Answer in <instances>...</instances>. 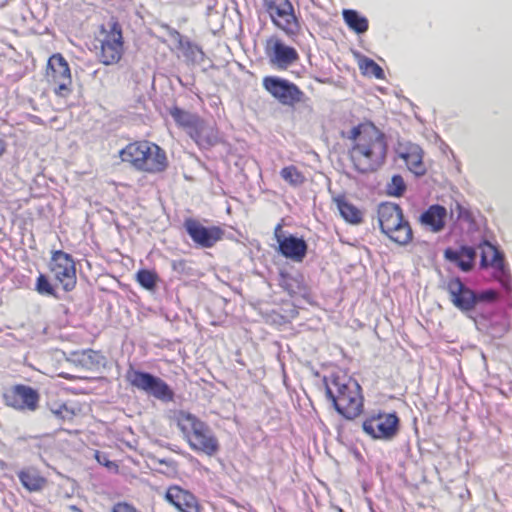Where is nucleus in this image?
Returning <instances> with one entry per match:
<instances>
[{
    "label": "nucleus",
    "mask_w": 512,
    "mask_h": 512,
    "mask_svg": "<svg viewBox=\"0 0 512 512\" xmlns=\"http://www.w3.org/2000/svg\"><path fill=\"white\" fill-rule=\"evenodd\" d=\"M349 139L353 141L349 157L358 172H374L384 163L387 154L386 138L374 124L361 123L353 127Z\"/></svg>",
    "instance_id": "1"
},
{
    "label": "nucleus",
    "mask_w": 512,
    "mask_h": 512,
    "mask_svg": "<svg viewBox=\"0 0 512 512\" xmlns=\"http://www.w3.org/2000/svg\"><path fill=\"white\" fill-rule=\"evenodd\" d=\"M169 421L175 425L189 448L206 456H215L220 451V443L211 427L195 414L178 409L170 412Z\"/></svg>",
    "instance_id": "2"
},
{
    "label": "nucleus",
    "mask_w": 512,
    "mask_h": 512,
    "mask_svg": "<svg viewBox=\"0 0 512 512\" xmlns=\"http://www.w3.org/2000/svg\"><path fill=\"white\" fill-rule=\"evenodd\" d=\"M119 157L122 162L147 174L162 173L168 167L165 150L148 140H136L128 143L119 151Z\"/></svg>",
    "instance_id": "3"
},
{
    "label": "nucleus",
    "mask_w": 512,
    "mask_h": 512,
    "mask_svg": "<svg viewBox=\"0 0 512 512\" xmlns=\"http://www.w3.org/2000/svg\"><path fill=\"white\" fill-rule=\"evenodd\" d=\"M326 394L335 410L347 420H353L363 412L362 388L351 377L333 376L326 386Z\"/></svg>",
    "instance_id": "4"
},
{
    "label": "nucleus",
    "mask_w": 512,
    "mask_h": 512,
    "mask_svg": "<svg viewBox=\"0 0 512 512\" xmlns=\"http://www.w3.org/2000/svg\"><path fill=\"white\" fill-rule=\"evenodd\" d=\"M378 222L381 232L391 241L399 245H407L413 240V231L403 210L397 204L384 202L377 209Z\"/></svg>",
    "instance_id": "5"
},
{
    "label": "nucleus",
    "mask_w": 512,
    "mask_h": 512,
    "mask_svg": "<svg viewBox=\"0 0 512 512\" xmlns=\"http://www.w3.org/2000/svg\"><path fill=\"white\" fill-rule=\"evenodd\" d=\"M446 289L451 303L462 312L472 311L477 304L493 302L497 298L496 291L489 289L477 293L466 286L459 277L449 279Z\"/></svg>",
    "instance_id": "6"
},
{
    "label": "nucleus",
    "mask_w": 512,
    "mask_h": 512,
    "mask_svg": "<svg viewBox=\"0 0 512 512\" xmlns=\"http://www.w3.org/2000/svg\"><path fill=\"white\" fill-rule=\"evenodd\" d=\"M272 24L287 36H295L301 30L300 18L290 0H261Z\"/></svg>",
    "instance_id": "7"
},
{
    "label": "nucleus",
    "mask_w": 512,
    "mask_h": 512,
    "mask_svg": "<svg viewBox=\"0 0 512 512\" xmlns=\"http://www.w3.org/2000/svg\"><path fill=\"white\" fill-rule=\"evenodd\" d=\"M399 428L400 419L395 412H372L362 422L363 432L374 440H392Z\"/></svg>",
    "instance_id": "8"
},
{
    "label": "nucleus",
    "mask_w": 512,
    "mask_h": 512,
    "mask_svg": "<svg viewBox=\"0 0 512 512\" xmlns=\"http://www.w3.org/2000/svg\"><path fill=\"white\" fill-rule=\"evenodd\" d=\"M125 379L130 386L149 393L157 399L172 401L174 398L172 389L165 381L148 372L137 370L133 366L127 369Z\"/></svg>",
    "instance_id": "9"
},
{
    "label": "nucleus",
    "mask_w": 512,
    "mask_h": 512,
    "mask_svg": "<svg viewBox=\"0 0 512 512\" xmlns=\"http://www.w3.org/2000/svg\"><path fill=\"white\" fill-rule=\"evenodd\" d=\"M48 268L56 283L65 292H70L76 287V264L69 253L62 250L52 251Z\"/></svg>",
    "instance_id": "10"
},
{
    "label": "nucleus",
    "mask_w": 512,
    "mask_h": 512,
    "mask_svg": "<svg viewBox=\"0 0 512 512\" xmlns=\"http://www.w3.org/2000/svg\"><path fill=\"white\" fill-rule=\"evenodd\" d=\"M159 27L163 29L174 43V50L179 57L192 63L203 62L206 58L203 46L189 37L182 35L178 30L167 23H160Z\"/></svg>",
    "instance_id": "11"
},
{
    "label": "nucleus",
    "mask_w": 512,
    "mask_h": 512,
    "mask_svg": "<svg viewBox=\"0 0 512 512\" xmlns=\"http://www.w3.org/2000/svg\"><path fill=\"white\" fill-rule=\"evenodd\" d=\"M263 87L282 105L293 107L303 99V92L297 85L275 76L263 79Z\"/></svg>",
    "instance_id": "12"
},
{
    "label": "nucleus",
    "mask_w": 512,
    "mask_h": 512,
    "mask_svg": "<svg viewBox=\"0 0 512 512\" xmlns=\"http://www.w3.org/2000/svg\"><path fill=\"white\" fill-rule=\"evenodd\" d=\"M184 228L192 241L202 248H212L224 236V230L221 227H206L194 218H186Z\"/></svg>",
    "instance_id": "13"
},
{
    "label": "nucleus",
    "mask_w": 512,
    "mask_h": 512,
    "mask_svg": "<svg viewBox=\"0 0 512 512\" xmlns=\"http://www.w3.org/2000/svg\"><path fill=\"white\" fill-rule=\"evenodd\" d=\"M40 395L34 388L19 384L6 394L7 404L19 411H35L39 407Z\"/></svg>",
    "instance_id": "14"
},
{
    "label": "nucleus",
    "mask_w": 512,
    "mask_h": 512,
    "mask_svg": "<svg viewBox=\"0 0 512 512\" xmlns=\"http://www.w3.org/2000/svg\"><path fill=\"white\" fill-rule=\"evenodd\" d=\"M164 499L179 512H201L202 510L196 496L178 485L169 486Z\"/></svg>",
    "instance_id": "15"
},
{
    "label": "nucleus",
    "mask_w": 512,
    "mask_h": 512,
    "mask_svg": "<svg viewBox=\"0 0 512 512\" xmlns=\"http://www.w3.org/2000/svg\"><path fill=\"white\" fill-rule=\"evenodd\" d=\"M264 52L273 64H291L299 57L295 48L286 45L275 35L266 39Z\"/></svg>",
    "instance_id": "16"
},
{
    "label": "nucleus",
    "mask_w": 512,
    "mask_h": 512,
    "mask_svg": "<svg viewBox=\"0 0 512 512\" xmlns=\"http://www.w3.org/2000/svg\"><path fill=\"white\" fill-rule=\"evenodd\" d=\"M481 267H493L494 278L497 279L504 287H508L510 276L505 268L502 253L492 244L485 243L482 246Z\"/></svg>",
    "instance_id": "17"
},
{
    "label": "nucleus",
    "mask_w": 512,
    "mask_h": 512,
    "mask_svg": "<svg viewBox=\"0 0 512 512\" xmlns=\"http://www.w3.org/2000/svg\"><path fill=\"white\" fill-rule=\"evenodd\" d=\"M397 154L413 174L416 176L426 174L427 168L423 161L424 151L419 145L411 142L399 143Z\"/></svg>",
    "instance_id": "18"
},
{
    "label": "nucleus",
    "mask_w": 512,
    "mask_h": 512,
    "mask_svg": "<svg viewBox=\"0 0 512 512\" xmlns=\"http://www.w3.org/2000/svg\"><path fill=\"white\" fill-rule=\"evenodd\" d=\"M281 229V225H278L276 231ZM276 239L278 242V251L285 258L290 259L294 262H302L306 257L308 245L304 239L296 236H281L275 232Z\"/></svg>",
    "instance_id": "19"
},
{
    "label": "nucleus",
    "mask_w": 512,
    "mask_h": 512,
    "mask_svg": "<svg viewBox=\"0 0 512 512\" xmlns=\"http://www.w3.org/2000/svg\"><path fill=\"white\" fill-rule=\"evenodd\" d=\"M46 78L59 97H67L72 92V77L70 66H47Z\"/></svg>",
    "instance_id": "20"
},
{
    "label": "nucleus",
    "mask_w": 512,
    "mask_h": 512,
    "mask_svg": "<svg viewBox=\"0 0 512 512\" xmlns=\"http://www.w3.org/2000/svg\"><path fill=\"white\" fill-rule=\"evenodd\" d=\"M123 52L122 31L120 25L114 22L111 27L110 39L102 42L101 63L116 64L120 61Z\"/></svg>",
    "instance_id": "21"
},
{
    "label": "nucleus",
    "mask_w": 512,
    "mask_h": 512,
    "mask_svg": "<svg viewBox=\"0 0 512 512\" xmlns=\"http://www.w3.org/2000/svg\"><path fill=\"white\" fill-rule=\"evenodd\" d=\"M447 209L439 204L429 206L420 216V223L433 233L442 231L447 222Z\"/></svg>",
    "instance_id": "22"
},
{
    "label": "nucleus",
    "mask_w": 512,
    "mask_h": 512,
    "mask_svg": "<svg viewBox=\"0 0 512 512\" xmlns=\"http://www.w3.org/2000/svg\"><path fill=\"white\" fill-rule=\"evenodd\" d=\"M21 485L29 492H40L47 486V478L35 466L24 467L17 472Z\"/></svg>",
    "instance_id": "23"
},
{
    "label": "nucleus",
    "mask_w": 512,
    "mask_h": 512,
    "mask_svg": "<svg viewBox=\"0 0 512 512\" xmlns=\"http://www.w3.org/2000/svg\"><path fill=\"white\" fill-rule=\"evenodd\" d=\"M444 256L447 260L455 263L462 271L468 272L474 266L476 252L472 247L462 246L459 250L446 249Z\"/></svg>",
    "instance_id": "24"
},
{
    "label": "nucleus",
    "mask_w": 512,
    "mask_h": 512,
    "mask_svg": "<svg viewBox=\"0 0 512 512\" xmlns=\"http://www.w3.org/2000/svg\"><path fill=\"white\" fill-rule=\"evenodd\" d=\"M170 115L179 126L193 130L194 133L190 132L191 136L197 142L199 141V132L203 128V122L198 116L178 107H173L170 110Z\"/></svg>",
    "instance_id": "25"
},
{
    "label": "nucleus",
    "mask_w": 512,
    "mask_h": 512,
    "mask_svg": "<svg viewBox=\"0 0 512 512\" xmlns=\"http://www.w3.org/2000/svg\"><path fill=\"white\" fill-rule=\"evenodd\" d=\"M337 208L343 219L353 225L360 224L363 221V212L353 203L348 201L344 196L335 199Z\"/></svg>",
    "instance_id": "26"
},
{
    "label": "nucleus",
    "mask_w": 512,
    "mask_h": 512,
    "mask_svg": "<svg viewBox=\"0 0 512 512\" xmlns=\"http://www.w3.org/2000/svg\"><path fill=\"white\" fill-rule=\"evenodd\" d=\"M283 181L293 188L302 186L306 182L305 174L295 165L284 166L280 170Z\"/></svg>",
    "instance_id": "27"
},
{
    "label": "nucleus",
    "mask_w": 512,
    "mask_h": 512,
    "mask_svg": "<svg viewBox=\"0 0 512 512\" xmlns=\"http://www.w3.org/2000/svg\"><path fill=\"white\" fill-rule=\"evenodd\" d=\"M343 18L348 27L356 33H364L368 30L369 24L367 18L360 15L355 10H344Z\"/></svg>",
    "instance_id": "28"
},
{
    "label": "nucleus",
    "mask_w": 512,
    "mask_h": 512,
    "mask_svg": "<svg viewBox=\"0 0 512 512\" xmlns=\"http://www.w3.org/2000/svg\"><path fill=\"white\" fill-rule=\"evenodd\" d=\"M135 280L142 288L153 291L157 286L159 277L154 270L140 269L135 275Z\"/></svg>",
    "instance_id": "29"
},
{
    "label": "nucleus",
    "mask_w": 512,
    "mask_h": 512,
    "mask_svg": "<svg viewBox=\"0 0 512 512\" xmlns=\"http://www.w3.org/2000/svg\"><path fill=\"white\" fill-rule=\"evenodd\" d=\"M281 286L284 290H286L290 295L297 294L305 289V286L302 281V276L299 278L293 277L289 274L281 275Z\"/></svg>",
    "instance_id": "30"
},
{
    "label": "nucleus",
    "mask_w": 512,
    "mask_h": 512,
    "mask_svg": "<svg viewBox=\"0 0 512 512\" xmlns=\"http://www.w3.org/2000/svg\"><path fill=\"white\" fill-rule=\"evenodd\" d=\"M35 290L40 295L56 297V289H55L54 285L50 282L48 277L43 273H40L36 279Z\"/></svg>",
    "instance_id": "31"
},
{
    "label": "nucleus",
    "mask_w": 512,
    "mask_h": 512,
    "mask_svg": "<svg viewBox=\"0 0 512 512\" xmlns=\"http://www.w3.org/2000/svg\"><path fill=\"white\" fill-rule=\"evenodd\" d=\"M406 190V184L404 179L400 175H394L391 179V182L387 186V191L389 195L399 197Z\"/></svg>",
    "instance_id": "32"
},
{
    "label": "nucleus",
    "mask_w": 512,
    "mask_h": 512,
    "mask_svg": "<svg viewBox=\"0 0 512 512\" xmlns=\"http://www.w3.org/2000/svg\"><path fill=\"white\" fill-rule=\"evenodd\" d=\"M95 460L102 466L108 468L109 470H118V465L109 459L107 453L96 450L94 453Z\"/></svg>",
    "instance_id": "33"
},
{
    "label": "nucleus",
    "mask_w": 512,
    "mask_h": 512,
    "mask_svg": "<svg viewBox=\"0 0 512 512\" xmlns=\"http://www.w3.org/2000/svg\"><path fill=\"white\" fill-rule=\"evenodd\" d=\"M52 413L62 420H72L75 416L74 410L69 408L65 403L59 405L57 408H53Z\"/></svg>",
    "instance_id": "34"
},
{
    "label": "nucleus",
    "mask_w": 512,
    "mask_h": 512,
    "mask_svg": "<svg viewBox=\"0 0 512 512\" xmlns=\"http://www.w3.org/2000/svg\"><path fill=\"white\" fill-rule=\"evenodd\" d=\"M361 73L364 76L384 79V70L381 66H360Z\"/></svg>",
    "instance_id": "35"
},
{
    "label": "nucleus",
    "mask_w": 512,
    "mask_h": 512,
    "mask_svg": "<svg viewBox=\"0 0 512 512\" xmlns=\"http://www.w3.org/2000/svg\"><path fill=\"white\" fill-rule=\"evenodd\" d=\"M112 512H137L136 508L126 502H118L113 508Z\"/></svg>",
    "instance_id": "36"
},
{
    "label": "nucleus",
    "mask_w": 512,
    "mask_h": 512,
    "mask_svg": "<svg viewBox=\"0 0 512 512\" xmlns=\"http://www.w3.org/2000/svg\"><path fill=\"white\" fill-rule=\"evenodd\" d=\"M56 61L58 64H67L65 59L61 54H54L48 59L47 64H53V62Z\"/></svg>",
    "instance_id": "37"
},
{
    "label": "nucleus",
    "mask_w": 512,
    "mask_h": 512,
    "mask_svg": "<svg viewBox=\"0 0 512 512\" xmlns=\"http://www.w3.org/2000/svg\"><path fill=\"white\" fill-rule=\"evenodd\" d=\"M6 151V143L4 140L0 139V157L5 153Z\"/></svg>",
    "instance_id": "38"
},
{
    "label": "nucleus",
    "mask_w": 512,
    "mask_h": 512,
    "mask_svg": "<svg viewBox=\"0 0 512 512\" xmlns=\"http://www.w3.org/2000/svg\"><path fill=\"white\" fill-rule=\"evenodd\" d=\"M32 119H33V122L36 124L42 125L44 123L43 120L38 116H32Z\"/></svg>",
    "instance_id": "39"
},
{
    "label": "nucleus",
    "mask_w": 512,
    "mask_h": 512,
    "mask_svg": "<svg viewBox=\"0 0 512 512\" xmlns=\"http://www.w3.org/2000/svg\"><path fill=\"white\" fill-rule=\"evenodd\" d=\"M362 64L370 65V64H376V63L372 59H365Z\"/></svg>",
    "instance_id": "40"
},
{
    "label": "nucleus",
    "mask_w": 512,
    "mask_h": 512,
    "mask_svg": "<svg viewBox=\"0 0 512 512\" xmlns=\"http://www.w3.org/2000/svg\"><path fill=\"white\" fill-rule=\"evenodd\" d=\"M159 40L162 42V43H166V41L164 39H160Z\"/></svg>",
    "instance_id": "41"
}]
</instances>
